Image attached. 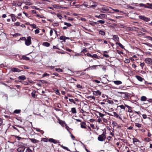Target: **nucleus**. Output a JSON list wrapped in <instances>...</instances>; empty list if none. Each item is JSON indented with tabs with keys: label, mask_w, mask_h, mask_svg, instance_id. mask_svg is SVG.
<instances>
[{
	"label": "nucleus",
	"mask_w": 152,
	"mask_h": 152,
	"mask_svg": "<svg viewBox=\"0 0 152 152\" xmlns=\"http://www.w3.org/2000/svg\"><path fill=\"white\" fill-rule=\"evenodd\" d=\"M57 16L59 19H61L62 18H63L62 14L61 15L59 14H58L57 15Z\"/></svg>",
	"instance_id": "58836bf2"
},
{
	"label": "nucleus",
	"mask_w": 152,
	"mask_h": 152,
	"mask_svg": "<svg viewBox=\"0 0 152 152\" xmlns=\"http://www.w3.org/2000/svg\"><path fill=\"white\" fill-rule=\"evenodd\" d=\"M102 65H93L91 66V67L92 68L91 69H95L98 66H101Z\"/></svg>",
	"instance_id": "e433bc0d"
},
{
	"label": "nucleus",
	"mask_w": 152,
	"mask_h": 152,
	"mask_svg": "<svg viewBox=\"0 0 152 152\" xmlns=\"http://www.w3.org/2000/svg\"><path fill=\"white\" fill-rule=\"evenodd\" d=\"M145 38H147L149 40H150L152 41V37L148 36H146L145 37Z\"/></svg>",
	"instance_id": "79ce46f5"
},
{
	"label": "nucleus",
	"mask_w": 152,
	"mask_h": 152,
	"mask_svg": "<svg viewBox=\"0 0 152 152\" xmlns=\"http://www.w3.org/2000/svg\"><path fill=\"white\" fill-rule=\"evenodd\" d=\"M73 15L75 16H77V17H76L75 18H79L80 19H84V18H83L81 17V16H82L81 15L79 14H76V13H74L73 14Z\"/></svg>",
	"instance_id": "9b49d317"
},
{
	"label": "nucleus",
	"mask_w": 152,
	"mask_h": 152,
	"mask_svg": "<svg viewBox=\"0 0 152 152\" xmlns=\"http://www.w3.org/2000/svg\"><path fill=\"white\" fill-rule=\"evenodd\" d=\"M11 71L14 72H20L21 71V70L18 68L14 67L11 69Z\"/></svg>",
	"instance_id": "ddd939ff"
},
{
	"label": "nucleus",
	"mask_w": 152,
	"mask_h": 152,
	"mask_svg": "<svg viewBox=\"0 0 152 152\" xmlns=\"http://www.w3.org/2000/svg\"><path fill=\"white\" fill-rule=\"evenodd\" d=\"M88 98L90 99H91L94 100H95V98L94 96H89L88 97Z\"/></svg>",
	"instance_id": "13d9d810"
},
{
	"label": "nucleus",
	"mask_w": 152,
	"mask_h": 152,
	"mask_svg": "<svg viewBox=\"0 0 152 152\" xmlns=\"http://www.w3.org/2000/svg\"><path fill=\"white\" fill-rule=\"evenodd\" d=\"M139 18L140 19H148V18L145 17V16H139Z\"/></svg>",
	"instance_id": "c9c22d12"
},
{
	"label": "nucleus",
	"mask_w": 152,
	"mask_h": 152,
	"mask_svg": "<svg viewBox=\"0 0 152 152\" xmlns=\"http://www.w3.org/2000/svg\"><path fill=\"white\" fill-rule=\"evenodd\" d=\"M127 7L129 9H134V7H133L132 6L130 5H128Z\"/></svg>",
	"instance_id": "de8ad7c7"
},
{
	"label": "nucleus",
	"mask_w": 152,
	"mask_h": 152,
	"mask_svg": "<svg viewBox=\"0 0 152 152\" xmlns=\"http://www.w3.org/2000/svg\"><path fill=\"white\" fill-rule=\"evenodd\" d=\"M18 78L22 80H24L26 79V77L25 75H21L19 76Z\"/></svg>",
	"instance_id": "dca6fc26"
},
{
	"label": "nucleus",
	"mask_w": 152,
	"mask_h": 152,
	"mask_svg": "<svg viewBox=\"0 0 152 152\" xmlns=\"http://www.w3.org/2000/svg\"><path fill=\"white\" fill-rule=\"evenodd\" d=\"M135 77L140 82L142 81L143 79L140 76L138 75H136L135 76Z\"/></svg>",
	"instance_id": "4468645a"
},
{
	"label": "nucleus",
	"mask_w": 152,
	"mask_h": 152,
	"mask_svg": "<svg viewBox=\"0 0 152 152\" xmlns=\"http://www.w3.org/2000/svg\"><path fill=\"white\" fill-rule=\"evenodd\" d=\"M139 5L140 7H144L145 8H149L148 7L146 6L145 4L142 3L140 4Z\"/></svg>",
	"instance_id": "a878e982"
},
{
	"label": "nucleus",
	"mask_w": 152,
	"mask_h": 152,
	"mask_svg": "<svg viewBox=\"0 0 152 152\" xmlns=\"http://www.w3.org/2000/svg\"><path fill=\"white\" fill-rule=\"evenodd\" d=\"M88 57H90L93 58H96L99 59L98 56L96 54H94L93 55H91L90 53L88 54Z\"/></svg>",
	"instance_id": "6e6552de"
},
{
	"label": "nucleus",
	"mask_w": 152,
	"mask_h": 152,
	"mask_svg": "<svg viewBox=\"0 0 152 152\" xmlns=\"http://www.w3.org/2000/svg\"><path fill=\"white\" fill-rule=\"evenodd\" d=\"M42 140L44 142H47L48 141V139L46 138H43Z\"/></svg>",
	"instance_id": "37998d69"
},
{
	"label": "nucleus",
	"mask_w": 152,
	"mask_h": 152,
	"mask_svg": "<svg viewBox=\"0 0 152 152\" xmlns=\"http://www.w3.org/2000/svg\"><path fill=\"white\" fill-rule=\"evenodd\" d=\"M20 110H16L14 111V113L16 114H18L20 112Z\"/></svg>",
	"instance_id": "4c0bfd02"
},
{
	"label": "nucleus",
	"mask_w": 152,
	"mask_h": 152,
	"mask_svg": "<svg viewBox=\"0 0 152 152\" xmlns=\"http://www.w3.org/2000/svg\"><path fill=\"white\" fill-rule=\"evenodd\" d=\"M94 82H95L96 83H100V81L98 80H93Z\"/></svg>",
	"instance_id": "680f3d73"
},
{
	"label": "nucleus",
	"mask_w": 152,
	"mask_h": 152,
	"mask_svg": "<svg viewBox=\"0 0 152 152\" xmlns=\"http://www.w3.org/2000/svg\"><path fill=\"white\" fill-rule=\"evenodd\" d=\"M113 82L115 84L117 85L121 84L122 83V82L119 80L114 81Z\"/></svg>",
	"instance_id": "6ab92c4d"
},
{
	"label": "nucleus",
	"mask_w": 152,
	"mask_h": 152,
	"mask_svg": "<svg viewBox=\"0 0 152 152\" xmlns=\"http://www.w3.org/2000/svg\"><path fill=\"white\" fill-rule=\"evenodd\" d=\"M124 105H125V106H126V107H127V108H128V109H129V110H128L129 112H131L132 111V110H131L132 107H130L126 104H124Z\"/></svg>",
	"instance_id": "4be33fe9"
},
{
	"label": "nucleus",
	"mask_w": 152,
	"mask_h": 152,
	"mask_svg": "<svg viewBox=\"0 0 152 152\" xmlns=\"http://www.w3.org/2000/svg\"><path fill=\"white\" fill-rule=\"evenodd\" d=\"M107 102H108V103L110 104H113L114 103L112 101L110 100H108L107 101Z\"/></svg>",
	"instance_id": "603ef678"
},
{
	"label": "nucleus",
	"mask_w": 152,
	"mask_h": 152,
	"mask_svg": "<svg viewBox=\"0 0 152 152\" xmlns=\"http://www.w3.org/2000/svg\"><path fill=\"white\" fill-rule=\"evenodd\" d=\"M113 38L114 39V40L115 41H119V38L117 35H114L113 36Z\"/></svg>",
	"instance_id": "aec40b11"
},
{
	"label": "nucleus",
	"mask_w": 152,
	"mask_h": 152,
	"mask_svg": "<svg viewBox=\"0 0 152 152\" xmlns=\"http://www.w3.org/2000/svg\"><path fill=\"white\" fill-rule=\"evenodd\" d=\"M133 142L134 144H135V143L139 142V140L136 138H134L133 139Z\"/></svg>",
	"instance_id": "2f4dec72"
},
{
	"label": "nucleus",
	"mask_w": 152,
	"mask_h": 152,
	"mask_svg": "<svg viewBox=\"0 0 152 152\" xmlns=\"http://www.w3.org/2000/svg\"><path fill=\"white\" fill-rule=\"evenodd\" d=\"M56 70L57 72H62L63 71L62 69L60 68L56 69Z\"/></svg>",
	"instance_id": "49530a36"
},
{
	"label": "nucleus",
	"mask_w": 152,
	"mask_h": 152,
	"mask_svg": "<svg viewBox=\"0 0 152 152\" xmlns=\"http://www.w3.org/2000/svg\"><path fill=\"white\" fill-rule=\"evenodd\" d=\"M102 120L105 123H107V120L106 118H102Z\"/></svg>",
	"instance_id": "4d7b16f0"
},
{
	"label": "nucleus",
	"mask_w": 152,
	"mask_h": 152,
	"mask_svg": "<svg viewBox=\"0 0 152 152\" xmlns=\"http://www.w3.org/2000/svg\"><path fill=\"white\" fill-rule=\"evenodd\" d=\"M116 44V45H118L121 48H124V47L120 43H118V42H116L115 43Z\"/></svg>",
	"instance_id": "72a5a7b5"
},
{
	"label": "nucleus",
	"mask_w": 152,
	"mask_h": 152,
	"mask_svg": "<svg viewBox=\"0 0 152 152\" xmlns=\"http://www.w3.org/2000/svg\"><path fill=\"white\" fill-rule=\"evenodd\" d=\"M35 129L37 131L39 132L42 134L44 133V132L43 131L40 130L39 129L36 128Z\"/></svg>",
	"instance_id": "c756f323"
},
{
	"label": "nucleus",
	"mask_w": 152,
	"mask_h": 152,
	"mask_svg": "<svg viewBox=\"0 0 152 152\" xmlns=\"http://www.w3.org/2000/svg\"><path fill=\"white\" fill-rule=\"evenodd\" d=\"M98 22L101 23H104V21L101 20H98Z\"/></svg>",
	"instance_id": "338daca9"
},
{
	"label": "nucleus",
	"mask_w": 152,
	"mask_h": 152,
	"mask_svg": "<svg viewBox=\"0 0 152 152\" xmlns=\"http://www.w3.org/2000/svg\"><path fill=\"white\" fill-rule=\"evenodd\" d=\"M11 17L12 19H13V18H14V19H16L15 18V15L13 14H11Z\"/></svg>",
	"instance_id": "864d4df0"
},
{
	"label": "nucleus",
	"mask_w": 152,
	"mask_h": 152,
	"mask_svg": "<svg viewBox=\"0 0 152 152\" xmlns=\"http://www.w3.org/2000/svg\"><path fill=\"white\" fill-rule=\"evenodd\" d=\"M87 50L85 48L84 49H83L81 51V52L82 53H86V52H87Z\"/></svg>",
	"instance_id": "0e129e2a"
},
{
	"label": "nucleus",
	"mask_w": 152,
	"mask_h": 152,
	"mask_svg": "<svg viewBox=\"0 0 152 152\" xmlns=\"http://www.w3.org/2000/svg\"><path fill=\"white\" fill-rule=\"evenodd\" d=\"M99 33V34L103 36H104L105 35V32L102 30H100Z\"/></svg>",
	"instance_id": "bb28decb"
},
{
	"label": "nucleus",
	"mask_w": 152,
	"mask_h": 152,
	"mask_svg": "<svg viewBox=\"0 0 152 152\" xmlns=\"http://www.w3.org/2000/svg\"><path fill=\"white\" fill-rule=\"evenodd\" d=\"M30 25L31 26H32L33 28H37L36 25L35 24H31Z\"/></svg>",
	"instance_id": "c03bdc74"
},
{
	"label": "nucleus",
	"mask_w": 152,
	"mask_h": 152,
	"mask_svg": "<svg viewBox=\"0 0 152 152\" xmlns=\"http://www.w3.org/2000/svg\"><path fill=\"white\" fill-rule=\"evenodd\" d=\"M112 124L114 126H116L117 125V123L115 121H113L112 122Z\"/></svg>",
	"instance_id": "6e6d98bb"
},
{
	"label": "nucleus",
	"mask_w": 152,
	"mask_h": 152,
	"mask_svg": "<svg viewBox=\"0 0 152 152\" xmlns=\"http://www.w3.org/2000/svg\"><path fill=\"white\" fill-rule=\"evenodd\" d=\"M56 94L59 95L60 94L59 91L58 89H56Z\"/></svg>",
	"instance_id": "3c124183"
},
{
	"label": "nucleus",
	"mask_w": 152,
	"mask_h": 152,
	"mask_svg": "<svg viewBox=\"0 0 152 152\" xmlns=\"http://www.w3.org/2000/svg\"><path fill=\"white\" fill-rule=\"evenodd\" d=\"M29 139L32 142L34 143H37L38 142V140L35 139L29 138Z\"/></svg>",
	"instance_id": "2eb2a0df"
},
{
	"label": "nucleus",
	"mask_w": 152,
	"mask_h": 152,
	"mask_svg": "<svg viewBox=\"0 0 152 152\" xmlns=\"http://www.w3.org/2000/svg\"><path fill=\"white\" fill-rule=\"evenodd\" d=\"M22 3L20 2H18L17 3V5L18 6H20L21 5Z\"/></svg>",
	"instance_id": "774afa93"
},
{
	"label": "nucleus",
	"mask_w": 152,
	"mask_h": 152,
	"mask_svg": "<svg viewBox=\"0 0 152 152\" xmlns=\"http://www.w3.org/2000/svg\"><path fill=\"white\" fill-rule=\"evenodd\" d=\"M37 28L34 30L35 33L36 34H37L39 32V28L37 27Z\"/></svg>",
	"instance_id": "ea45409f"
},
{
	"label": "nucleus",
	"mask_w": 152,
	"mask_h": 152,
	"mask_svg": "<svg viewBox=\"0 0 152 152\" xmlns=\"http://www.w3.org/2000/svg\"><path fill=\"white\" fill-rule=\"evenodd\" d=\"M98 18H101V19L102 18L106 19L107 15L104 14H101L99 15Z\"/></svg>",
	"instance_id": "9d476101"
},
{
	"label": "nucleus",
	"mask_w": 152,
	"mask_h": 152,
	"mask_svg": "<svg viewBox=\"0 0 152 152\" xmlns=\"http://www.w3.org/2000/svg\"><path fill=\"white\" fill-rule=\"evenodd\" d=\"M26 152H32V151L30 148H28L26 150Z\"/></svg>",
	"instance_id": "e2e57ef3"
},
{
	"label": "nucleus",
	"mask_w": 152,
	"mask_h": 152,
	"mask_svg": "<svg viewBox=\"0 0 152 152\" xmlns=\"http://www.w3.org/2000/svg\"><path fill=\"white\" fill-rule=\"evenodd\" d=\"M42 45L48 47L50 45V44L48 42H45L42 43Z\"/></svg>",
	"instance_id": "5701e85b"
},
{
	"label": "nucleus",
	"mask_w": 152,
	"mask_h": 152,
	"mask_svg": "<svg viewBox=\"0 0 152 152\" xmlns=\"http://www.w3.org/2000/svg\"><path fill=\"white\" fill-rule=\"evenodd\" d=\"M80 126L82 128H86V123L84 122H83L81 123Z\"/></svg>",
	"instance_id": "a211bd4d"
},
{
	"label": "nucleus",
	"mask_w": 152,
	"mask_h": 152,
	"mask_svg": "<svg viewBox=\"0 0 152 152\" xmlns=\"http://www.w3.org/2000/svg\"><path fill=\"white\" fill-rule=\"evenodd\" d=\"M64 24L67 26L68 27H70L72 26V25L71 23H66V22H64Z\"/></svg>",
	"instance_id": "f704fd0d"
},
{
	"label": "nucleus",
	"mask_w": 152,
	"mask_h": 152,
	"mask_svg": "<svg viewBox=\"0 0 152 152\" xmlns=\"http://www.w3.org/2000/svg\"><path fill=\"white\" fill-rule=\"evenodd\" d=\"M31 44V37H29L27 38L25 41V44L27 46L30 45Z\"/></svg>",
	"instance_id": "7ed1b4c3"
},
{
	"label": "nucleus",
	"mask_w": 152,
	"mask_h": 152,
	"mask_svg": "<svg viewBox=\"0 0 152 152\" xmlns=\"http://www.w3.org/2000/svg\"><path fill=\"white\" fill-rule=\"evenodd\" d=\"M145 63L149 64H152V59L148 58H145Z\"/></svg>",
	"instance_id": "39448f33"
},
{
	"label": "nucleus",
	"mask_w": 152,
	"mask_h": 152,
	"mask_svg": "<svg viewBox=\"0 0 152 152\" xmlns=\"http://www.w3.org/2000/svg\"><path fill=\"white\" fill-rule=\"evenodd\" d=\"M49 142H53L54 143L56 144L57 143H59V141L53 139V138H49L48 139Z\"/></svg>",
	"instance_id": "0eeeda50"
},
{
	"label": "nucleus",
	"mask_w": 152,
	"mask_h": 152,
	"mask_svg": "<svg viewBox=\"0 0 152 152\" xmlns=\"http://www.w3.org/2000/svg\"><path fill=\"white\" fill-rule=\"evenodd\" d=\"M106 138L105 133L103 132L101 135H99L98 137V140L100 141H104Z\"/></svg>",
	"instance_id": "f257e3e1"
},
{
	"label": "nucleus",
	"mask_w": 152,
	"mask_h": 152,
	"mask_svg": "<svg viewBox=\"0 0 152 152\" xmlns=\"http://www.w3.org/2000/svg\"><path fill=\"white\" fill-rule=\"evenodd\" d=\"M25 149V147L24 146H21L18 148L17 149V151L20 152H23Z\"/></svg>",
	"instance_id": "1a4fd4ad"
},
{
	"label": "nucleus",
	"mask_w": 152,
	"mask_h": 152,
	"mask_svg": "<svg viewBox=\"0 0 152 152\" xmlns=\"http://www.w3.org/2000/svg\"><path fill=\"white\" fill-rule=\"evenodd\" d=\"M135 125L138 128H140L141 127L142 125L138 123H135Z\"/></svg>",
	"instance_id": "c85d7f7f"
},
{
	"label": "nucleus",
	"mask_w": 152,
	"mask_h": 152,
	"mask_svg": "<svg viewBox=\"0 0 152 152\" xmlns=\"http://www.w3.org/2000/svg\"><path fill=\"white\" fill-rule=\"evenodd\" d=\"M120 93L122 94V97L125 99H127L129 97V94L128 93L120 92Z\"/></svg>",
	"instance_id": "20e7f679"
},
{
	"label": "nucleus",
	"mask_w": 152,
	"mask_h": 152,
	"mask_svg": "<svg viewBox=\"0 0 152 152\" xmlns=\"http://www.w3.org/2000/svg\"><path fill=\"white\" fill-rule=\"evenodd\" d=\"M145 45H147V46H148L149 47L152 48V45H151V44L148 43H145Z\"/></svg>",
	"instance_id": "8fccbe9b"
},
{
	"label": "nucleus",
	"mask_w": 152,
	"mask_h": 152,
	"mask_svg": "<svg viewBox=\"0 0 152 152\" xmlns=\"http://www.w3.org/2000/svg\"><path fill=\"white\" fill-rule=\"evenodd\" d=\"M71 111L73 113H77L76 109L75 108L73 107L71 109Z\"/></svg>",
	"instance_id": "393cba45"
},
{
	"label": "nucleus",
	"mask_w": 152,
	"mask_h": 152,
	"mask_svg": "<svg viewBox=\"0 0 152 152\" xmlns=\"http://www.w3.org/2000/svg\"><path fill=\"white\" fill-rule=\"evenodd\" d=\"M49 75L47 73H45L42 75V77H45L47 76H49Z\"/></svg>",
	"instance_id": "bf43d9fd"
},
{
	"label": "nucleus",
	"mask_w": 152,
	"mask_h": 152,
	"mask_svg": "<svg viewBox=\"0 0 152 152\" xmlns=\"http://www.w3.org/2000/svg\"><path fill=\"white\" fill-rule=\"evenodd\" d=\"M125 106H124V105H119L118 106L119 107H120L121 109H123L124 110H125Z\"/></svg>",
	"instance_id": "a19ab883"
},
{
	"label": "nucleus",
	"mask_w": 152,
	"mask_h": 152,
	"mask_svg": "<svg viewBox=\"0 0 152 152\" xmlns=\"http://www.w3.org/2000/svg\"><path fill=\"white\" fill-rule=\"evenodd\" d=\"M93 4H94L93 5H92L90 6V7H96L98 4L97 3H96V2H94V3H93Z\"/></svg>",
	"instance_id": "473e14b6"
},
{
	"label": "nucleus",
	"mask_w": 152,
	"mask_h": 152,
	"mask_svg": "<svg viewBox=\"0 0 152 152\" xmlns=\"http://www.w3.org/2000/svg\"><path fill=\"white\" fill-rule=\"evenodd\" d=\"M22 58L26 60H29V58L28 57H26L25 56H22Z\"/></svg>",
	"instance_id": "7c9ffc66"
},
{
	"label": "nucleus",
	"mask_w": 152,
	"mask_h": 152,
	"mask_svg": "<svg viewBox=\"0 0 152 152\" xmlns=\"http://www.w3.org/2000/svg\"><path fill=\"white\" fill-rule=\"evenodd\" d=\"M109 9L108 7L104 6L100 9V11L102 12L107 13L108 12Z\"/></svg>",
	"instance_id": "f03ea898"
},
{
	"label": "nucleus",
	"mask_w": 152,
	"mask_h": 152,
	"mask_svg": "<svg viewBox=\"0 0 152 152\" xmlns=\"http://www.w3.org/2000/svg\"><path fill=\"white\" fill-rule=\"evenodd\" d=\"M69 101L70 102L73 103L74 104H76L75 102L74 101V99H69Z\"/></svg>",
	"instance_id": "a18cd8bd"
},
{
	"label": "nucleus",
	"mask_w": 152,
	"mask_h": 152,
	"mask_svg": "<svg viewBox=\"0 0 152 152\" xmlns=\"http://www.w3.org/2000/svg\"><path fill=\"white\" fill-rule=\"evenodd\" d=\"M94 95L96 96H100L101 95V92L99 90L96 91H92Z\"/></svg>",
	"instance_id": "423d86ee"
},
{
	"label": "nucleus",
	"mask_w": 152,
	"mask_h": 152,
	"mask_svg": "<svg viewBox=\"0 0 152 152\" xmlns=\"http://www.w3.org/2000/svg\"><path fill=\"white\" fill-rule=\"evenodd\" d=\"M53 31H55V34L56 35H57V31H56L55 30H53V29H51V30H50V36H52V34L53 33Z\"/></svg>",
	"instance_id": "f3484780"
},
{
	"label": "nucleus",
	"mask_w": 152,
	"mask_h": 152,
	"mask_svg": "<svg viewBox=\"0 0 152 152\" xmlns=\"http://www.w3.org/2000/svg\"><path fill=\"white\" fill-rule=\"evenodd\" d=\"M112 116H114L116 118H119L120 119H121V117L119 116V115L115 112H113V114L111 115Z\"/></svg>",
	"instance_id": "f8f14e48"
},
{
	"label": "nucleus",
	"mask_w": 152,
	"mask_h": 152,
	"mask_svg": "<svg viewBox=\"0 0 152 152\" xmlns=\"http://www.w3.org/2000/svg\"><path fill=\"white\" fill-rule=\"evenodd\" d=\"M146 97L144 96H142L141 97L140 100L142 101H145L147 100Z\"/></svg>",
	"instance_id": "412c9836"
},
{
	"label": "nucleus",
	"mask_w": 152,
	"mask_h": 152,
	"mask_svg": "<svg viewBox=\"0 0 152 152\" xmlns=\"http://www.w3.org/2000/svg\"><path fill=\"white\" fill-rule=\"evenodd\" d=\"M60 145L61 147L63 149L66 150L68 151H70V150L66 147L64 146H63V145Z\"/></svg>",
	"instance_id": "cd10ccee"
},
{
	"label": "nucleus",
	"mask_w": 152,
	"mask_h": 152,
	"mask_svg": "<svg viewBox=\"0 0 152 152\" xmlns=\"http://www.w3.org/2000/svg\"><path fill=\"white\" fill-rule=\"evenodd\" d=\"M53 7L55 8H58V7H59V6L58 5H57L56 4H54L53 5Z\"/></svg>",
	"instance_id": "69168bd1"
},
{
	"label": "nucleus",
	"mask_w": 152,
	"mask_h": 152,
	"mask_svg": "<svg viewBox=\"0 0 152 152\" xmlns=\"http://www.w3.org/2000/svg\"><path fill=\"white\" fill-rule=\"evenodd\" d=\"M130 60L128 59H126L125 61V63H128L130 62Z\"/></svg>",
	"instance_id": "052dcab7"
},
{
	"label": "nucleus",
	"mask_w": 152,
	"mask_h": 152,
	"mask_svg": "<svg viewBox=\"0 0 152 152\" xmlns=\"http://www.w3.org/2000/svg\"><path fill=\"white\" fill-rule=\"evenodd\" d=\"M145 65V63L144 62L141 63L140 64V66L142 67V69H143V67Z\"/></svg>",
	"instance_id": "09e8293b"
},
{
	"label": "nucleus",
	"mask_w": 152,
	"mask_h": 152,
	"mask_svg": "<svg viewBox=\"0 0 152 152\" xmlns=\"http://www.w3.org/2000/svg\"><path fill=\"white\" fill-rule=\"evenodd\" d=\"M60 39L61 40H63L64 41H65L66 39V37L64 36H61L60 37Z\"/></svg>",
	"instance_id": "b1692460"
},
{
	"label": "nucleus",
	"mask_w": 152,
	"mask_h": 152,
	"mask_svg": "<svg viewBox=\"0 0 152 152\" xmlns=\"http://www.w3.org/2000/svg\"><path fill=\"white\" fill-rule=\"evenodd\" d=\"M99 116L101 117H102L103 116H104V114H103L99 112Z\"/></svg>",
	"instance_id": "5fc2aeb1"
}]
</instances>
